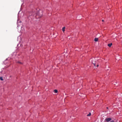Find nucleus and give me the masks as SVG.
Masks as SVG:
<instances>
[{
    "label": "nucleus",
    "mask_w": 122,
    "mask_h": 122,
    "mask_svg": "<svg viewBox=\"0 0 122 122\" xmlns=\"http://www.w3.org/2000/svg\"><path fill=\"white\" fill-rule=\"evenodd\" d=\"M0 80H1V81H3V77H0Z\"/></svg>",
    "instance_id": "9"
},
{
    "label": "nucleus",
    "mask_w": 122,
    "mask_h": 122,
    "mask_svg": "<svg viewBox=\"0 0 122 122\" xmlns=\"http://www.w3.org/2000/svg\"><path fill=\"white\" fill-rule=\"evenodd\" d=\"M102 22H103V21H104V20H102Z\"/></svg>",
    "instance_id": "12"
},
{
    "label": "nucleus",
    "mask_w": 122,
    "mask_h": 122,
    "mask_svg": "<svg viewBox=\"0 0 122 122\" xmlns=\"http://www.w3.org/2000/svg\"><path fill=\"white\" fill-rule=\"evenodd\" d=\"M42 15V11L41 10L38 11L36 14V17L40 18L41 17Z\"/></svg>",
    "instance_id": "1"
},
{
    "label": "nucleus",
    "mask_w": 122,
    "mask_h": 122,
    "mask_svg": "<svg viewBox=\"0 0 122 122\" xmlns=\"http://www.w3.org/2000/svg\"><path fill=\"white\" fill-rule=\"evenodd\" d=\"M112 43H111L110 44H109L108 45V46L109 47H110L112 45Z\"/></svg>",
    "instance_id": "7"
},
{
    "label": "nucleus",
    "mask_w": 122,
    "mask_h": 122,
    "mask_svg": "<svg viewBox=\"0 0 122 122\" xmlns=\"http://www.w3.org/2000/svg\"><path fill=\"white\" fill-rule=\"evenodd\" d=\"M17 62L20 64H23L22 62L20 61H18Z\"/></svg>",
    "instance_id": "5"
},
{
    "label": "nucleus",
    "mask_w": 122,
    "mask_h": 122,
    "mask_svg": "<svg viewBox=\"0 0 122 122\" xmlns=\"http://www.w3.org/2000/svg\"><path fill=\"white\" fill-rule=\"evenodd\" d=\"M54 92H55V93H56L58 92V91L57 90L55 89L54 90Z\"/></svg>",
    "instance_id": "8"
},
{
    "label": "nucleus",
    "mask_w": 122,
    "mask_h": 122,
    "mask_svg": "<svg viewBox=\"0 0 122 122\" xmlns=\"http://www.w3.org/2000/svg\"><path fill=\"white\" fill-rule=\"evenodd\" d=\"M110 122H114V121L113 120H112V121H111Z\"/></svg>",
    "instance_id": "11"
},
{
    "label": "nucleus",
    "mask_w": 122,
    "mask_h": 122,
    "mask_svg": "<svg viewBox=\"0 0 122 122\" xmlns=\"http://www.w3.org/2000/svg\"><path fill=\"white\" fill-rule=\"evenodd\" d=\"M112 120V119L110 118H107L105 119V120H106V121L107 122H108L110 121L111 120Z\"/></svg>",
    "instance_id": "3"
},
{
    "label": "nucleus",
    "mask_w": 122,
    "mask_h": 122,
    "mask_svg": "<svg viewBox=\"0 0 122 122\" xmlns=\"http://www.w3.org/2000/svg\"><path fill=\"white\" fill-rule=\"evenodd\" d=\"M92 63L93 64L94 66H96V65H97V67H98L99 66V65L98 63H97L95 61V59H93L92 61Z\"/></svg>",
    "instance_id": "2"
},
{
    "label": "nucleus",
    "mask_w": 122,
    "mask_h": 122,
    "mask_svg": "<svg viewBox=\"0 0 122 122\" xmlns=\"http://www.w3.org/2000/svg\"><path fill=\"white\" fill-rule=\"evenodd\" d=\"M98 38H95L94 39V41H96V42L97 41H98Z\"/></svg>",
    "instance_id": "4"
},
{
    "label": "nucleus",
    "mask_w": 122,
    "mask_h": 122,
    "mask_svg": "<svg viewBox=\"0 0 122 122\" xmlns=\"http://www.w3.org/2000/svg\"><path fill=\"white\" fill-rule=\"evenodd\" d=\"M107 109H108V107H107Z\"/></svg>",
    "instance_id": "13"
},
{
    "label": "nucleus",
    "mask_w": 122,
    "mask_h": 122,
    "mask_svg": "<svg viewBox=\"0 0 122 122\" xmlns=\"http://www.w3.org/2000/svg\"><path fill=\"white\" fill-rule=\"evenodd\" d=\"M65 27H64L63 28H62V30L63 32H64L65 30Z\"/></svg>",
    "instance_id": "6"
},
{
    "label": "nucleus",
    "mask_w": 122,
    "mask_h": 122,
    "mask_svg": "<svg viewBox=\"0 0 122 122\" xmlns=\"http://www.w3.org/2000/svg\"><path fill=\"white\" fill-rule=\"evenodd\" d=\"M91 115V113H89L87 115V116H89Z\"/></svg>",
    "instance_id": "10"
}]
</instances>
